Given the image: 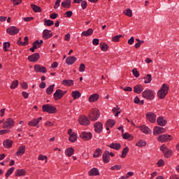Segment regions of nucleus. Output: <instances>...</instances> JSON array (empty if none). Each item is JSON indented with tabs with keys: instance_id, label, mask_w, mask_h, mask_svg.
Here are the masks:
<instances>
[{
	"instance_id": "a211bd4d",
	"label": "nucleus",
	"mask_w": 179,
	"mask_h": 179,
	"mask_svg": "<svg viewBox=\"0 0 179 179\" xmlns=\"http://www.w3.org/2000/svg\"><path fill=\"white\" fill-rule=\"evenodd\" d=\"M146 117L150 122H156V115L153 113H148Z\"/></svg>"
},
{
	"instance_id": "a878e982",
	"label": "nucleus",
	"mask_w": 179,
	"mask_h": 179,
	"mask_svg": "<svg viewBox=\"0 0 179 179\" xmlns=\"http://www.w3.org/2000/svg\"><path fill=\"white\" fill-rule=\"evenodd\" d=\"M26 171L24 169H17L15 171V177H22L26 176Z\"/></svg>"
},
{
	"instance_id": "7ed1b4c3",
	"label": "nucleus",
	"mask_w": 179,
	"mask_h": 179,
	"mask_svg": "<svg viewBox=\"0 0 179 179\" xmlns=\"http://www.w3.org/2000/svg\"><path fill=\"white\" fill-rule=\"evenodd\" d=\"M142 96L146 100H153L155 99V92L152 90H147L143 92Z\"/></svg>"
},
{
	"instance_id": "774afa93",
	"label": "nucleus",
	"mask_w": 179,
	"mask_h": 179,
	"mask_svg": "<svg viewBox=\"0 0 179 179\" xmlns=\"http://www.w3.org/2000/svg\"><path fill=\"white\" fill-rule=\"evenodd\" d=\"M92 44L94 45H99V39L98 38H94L92 41Z\"/></svg>"
},
{
	"instance_id": "79ce46f5",
	"label": "nucleus",
	"mask_w": 179,
	"mask_h": 179,
	"mask_svg": "<svg viewBox=\"0 0 179 179\" xmlns=\"http://www.w3.org/2000/svg\"><path fill=\"white\" fill-rule=\"evenodd\" d=\"M10 47V43L5 42L3 44V50H4L5 52H8L9 51V48Z\"/></svg>"
},
{
	"instance_id": "603ef678",
	"label": "nucleus",
	"mask_w": 179,
	"mask_h": 179,
	"mask_svg": "<svg viewBox=\"0 0 179 179\" xmlns=\"http://www.w3.org/2000/svg\"><path fill=\"white\" fill-rule=\"evenodd\" d=\"M90 36V29H88L87 31H84L81 34L82 37H89Z\"/></svg>"
},
{
	"instance_id": "37998d69",
	"label": "nucleus",
	"mask_w": 179,
	"mask_h": 179,
	"mask_svg": "<svg viewBox=\"0 0 179 179\" xmlns=\"http://www.w3.org/2000/svg\"><path fill=\"white\" fill-rule=\"evenodd\" d=\"M17 86H19V80H13L10 86V89H16V87H17Z\"/></svg>"
},
{
	"instance_id": "7c9ffc66",
	"label": "nucleus",
	"mask_w": 179,
	"mask_h": 179,
	"mask_svg": "<svg viewBox=\"0 0 179 179\" xmlns=\"http://www.w3.org/2000/svg\"><path fill=\"white\" fill-rule=\"evenodd\" d=\"M115 117H118V115H120V114H121V110H120V108L118 107V106H116L115 107H114L112 110Z\"/></svg>"
},
{
	"instance_id": "13d9d810",
	"label": "nucleus",
	"mask_w": 179,
	"mask_h": 179,
	"mask_svg": "<svg viewBox=\"0 0 179 179\" xmlns=\"http://www.w3.org/2000/svg\"><path fill=\"white\" fill-rule=\"evenodd\" d=\"M133 72V75L134 76H135V78H139V72L138 71V70L136 69H134L132 70Z\"/></svg>"
},
{
	"instance_id": "e2e57ef3",
	"label": "nucleus",
	"mask_w": 179,
	"mask_h": 179,
	"mask_svg": "<svg viewBox=\"0 0 179 179\" xmlns=\"http://www.w3.org/2000/svg\"><path fill=\"white\" fill-rule=\"evenodd\" d=\"M158 167H162V166H164V161L163 159H159L157 163Z\"/></svg>"
},
{
	"instance_id": "6e6552de",
	"label": "nucleus",
	"mask_w": 179,
	"mask_h": 179,
	"mask_svg": "<svg viewBox=\"0 0 179 179\" xmlns=\"http://www.w3.org/2000/svg\"><path fill=\"white\" fill-rule=\"evenodd\" d=\"M20 31V29L19 28L15 27V26H11L7 28L6 32L8 34H10V36H16Z\"/></svg>"
},
{
	"instance_id": "4d7b16f0",
	"label": "nucleus",
	"mask_w": 179,
	"mask_h": 179,
	"mask_svg": "<svg viewBox=\"0 0 179 179\" xmlns=\"http://www.w3.org/2000/svg\"><path fill=\"white\" fill-rule=\"evenodd\" d=\"M171 155H173V151L171 150H168V151L164 154L165 157H171Z\"/></svg>"
},
{
	"instance_id": "f3484780",
	"label": "nucleus",
	"mask_w": 179,
	"mask_h": 179,
	"mask_svg": "<svg viewBox=\"0 0 179 179\" xmlns=\"http://www.w3.org/2000/svg\"><path fill=\"white\" fill-rule=\"evenodd\" d=\"M80 137L83 141H90V132L83 131L80 135Z\"/></svg>"
},
{
	"instance_id": "052dcab7",
	"label": "nucleus",
	"mask_w": 179,
	"mask_h": 179,
	"mask_svg": "<svg viewBox=\"0 0 179 179\" xmlns=\"http://www.w3.org/2000/svg\"><path fill=\"white\" fill-rule=\"evenodd\" d=\"M60 3H61V0H57L54 6V9H58V8H59Z\"/></svg>"
},
{
	"instance_id": "393cba45",
	"label": "nucleus",
	"mask_w": 179,
	"mask_h": 179,
	"mask_svg": "<svg viewBox=\"0 0 179 179\" xmlns=\"http://www.w3.org/2000/svg\"><path fill=\"white\" fill-rule=\"evenodd\" d=\"M108 147L110 148V149H114L115 150H120V149H121V144L112 143L108 145Z\"/></svg>"
},
{
	"instance_id": "423d86ee",
	"label": "nucleus",
	"mask_w": 179,
	"mask_h": 179,
	"mask_svg": "<svg viewBox=\"0 0 179 179\" xmlns=\"http://www.w3.org/2000/svg\"><path fill=\"white\" fill-rule=\"evenodd\" d=\"M66 94V91H62V90H57L53 94V97L55 101H58V100H61L64 95Z\"/></svg>"
},
{
	"instance_id": "2eb2a0df",
	"label": "nucleus",
	"mask_w": 179,
	"mask_h": 179,
	"mask_svg": "<svg viewBox=\"0 0 179 179\" xmlns=\"http://www.w3.org/2000/svg\"><path fill=\"white\" fill-rule=\"evenodd\" d=\"M35 72H41V73H45L47 72V68L45 66H42L37 64L34 66Z\"/></svg>"
},
{
	"instance_id": "2f4dec72",
	"label": "nucleus",
	"mask_w": 179,
	"mask_h": 179,
	"mask_svg": "<svg viewBox=\"0 0 179 179\" xmlns=\"http://www.w3.org/2000/svg\"><path fill=\"white\" fill-rule=\"evenodd\" d=\"M71 96L73 99V100H76L77 99H80V93L79 92V91H73L71 92Z\"/></svg>"
},
{
	"instance_id": "a18cd8bd",
	"label": "nucleus",
	"mask_w": 179,
	"mask_h": 179,
	"mask_svg": "<svg viewBox=\"0 0 179 179\" xmlns=\"http://www.w3.org/2000/svg\"><path fill=\"white\" fill-rule=\"evenodd\" d=\"M145 145L146 141L143 140H140L136 143V146H138V148H143V146H145Z\"/></svg>"
},
{
	"instance_id": "72a5a7b5",
	"label": "nucleus",
	"mask_w": 179,
	"mask_h": 179,
	"mask_svg": "<svg viewBox=\"0 0 179 179\" xmlns=\"http://www.w3.org/2000/svg\"><path fill=\"white\" fill-rule=\"evenodd\" d=\"M128 152H129V148L128 147H125L122 151L120 157H122V159H125L127 157V155H128Z\"/></svg>"
},
{
	"instance_id": "c9c22d12",
	"label": "nucleus",
	"mask_w": 179,
	"mask_h": 179,
	"mask_svg": "<svg viewBox=\"0 0 179 179\" xmlns=\"http://www.w3.org/2000/svg\"><path fill=\"white\" fill-rule=\"evenodd\" d=\"M62 85L64 86H72L73 85V80H63Z\"/></svg>"
},
{
	"instance_id": "de8ad7c7",
	"label": "nucleus",
	"mask_w": 179,
	"mask_h": 179,
	"mask_svg": "<svg viewBox=\"0 0 179 179\" xmlns=\"http://www.w3.org/2000/svg\"><path fill=\"white\" fill-rule=\"evenodd\" d=\"M13 171H15V168L14 167H11L10 168L7 172L6 173V178H9V176H10Z\"/></svg>"
},
{
	"instance_id": "cd10ccee",
	"label": "nucleus",
	"mask_w": 179,
	"mask_h": 179,
	"mask_svg": "<svg viewBox=\"0 0 179 179\" xmlns=\"http://www.w3.org/2000/svg\"><path fill=\"white\" fill-rule=\"evenodd\" d=\"M140 129L143 134H152V130L146 126H141Z\"/></svg>"
},
{
	"instance_id": "473e14b6",
	"label": "nucleus",
	"mask_w": 179,
	"mask_h": 179,
	"mask_svg": "<svg viewBox=\"0 0 179 179\" xmlns=\"http://www.w3.org/2000/svg\"><path fill=\"white\" fill-rule=\"evenodd\" d=\"M43 40L40 41H36L35 42L33 43L32 45H34V48H40L41 45H43Z\"/></svg>"
},
{
	"instance_id": "58836bf2",
	"label": "nucleus",
	"mask_w": 179,
	"mask_h": 179,
	"mask_svg": "<svg viewBox=\"0 0 179 179\" xmlns=\"http://www.w3.org/2000/svg\"><path fill=\"white\" fill-rule=\"evenodd\" d=\"M123 139H128V141H133L134 136L129 133H124L122 134Z\"/></svg>"
},
{
	"instance_id": "4be33fe9",
	"label": "nucleus",
	"mask_w": 179,
	"mask_h": 179,
	"mask_svg": "<svg viewBox=\"0 0 179 179\" xmlns=\"http://www.w3.org/2000/svg\"><path fill=\"white\" fill-rule=\"evenodd\" d=\"M75 153V149L73 148H68L65 150V155L68 157H71Z\"/></svg>"
},
{
	"instance_id": "dca6fc26",
	"label": "nucleus",
	"mask_w": 179,
	"mask_h": 179,
	"mask_svg": "<svg viewBox=\"0 0 179 179\" xmlns=\"http://www.w3.org/2000/svg\"><path fill=\"white\" fill-rule=\"evenodd\" d=\"M41 120H43L42 117H40L37 119H34L31 121L29 122L28 124L30 127H37V124H40V122L41 121Z\"/></svg>"
},
{
	"instance_id": "338daca9",
	"label": "nucleus",
	"mask_w": 179,
	"mask_h": 179,
	"mask_svg": "<svg viewBox=\"0 0 179 179\" xmlns=\"http://www.w3.org/2000/svg\"><path fill=\"white\" fill-rule=\"evenodd\" d=\"M50 19H57V17H58V13H52L50 14Z\"/></svg>"
},
{
	"instance_id": "bf43d9fd",
	"label": "nucleus",
	"mask_w": 179,
	"mask_h": 179,
	"mask_svg": "<svg viewBox=\"0 0 179 179\" xmlns=\"http://www.w3.org/2000/svg\"><path fill=\"white\" fill-rule=\"evenodd\" d=\"M81 8H83V9L87 8V2H86V1L83 0V1H81Z\"/></svg>"
},
{
	"instance_id": "ea45409f",
	"label": "nucleus",
	"mask_w": 179,
	"mask_h": 179,
	"mask_svg": "<svg viewBox=\"0 0 179 179\" xmlns=\"http://www.w3.org/2000/svg\"><path fill=\"white\" fill-rule=\"evenodd\" d=\"M54 87H55V85H52L49 86L46 89L47 94H52V93L54 92Z\"/></svg>"
},
{
	"instance_id": "6ab92c4d",
	"label": "nucleus",
	"mask_w": 179,
	"mask_h": 179,
	"mask_svg": "<svg viewBox=\"0 0 179 179\" xmlns=\"http://www.w3.org/2000/svg\"><path fill=\"white\" fill-rule=\"evenodd\" d=\"M134 92L137 94H141V93L143 92V85H135L134 87Z\"/></svg>"
},
{
	"instance_id": "c85d7f7f",
	"label": "nucleus",
	"mask_w": 179,
	"mask_h": 179,
	"mask_svg": "<svg viewBox=\"0 0 179 179\" xmlns=\"http://www.w3.org/2000/svg\"><path fill=\"white\" fill-rule=\"evenodd\" d=\"M69 141H70L71 143H74V142H76V141H78V136L76 135V134L73 133L72 134H71V136H69Z\"/></svg>"
},
{
	"instance_id": "0eeeda50",
	"label": "nucleus",
	"mask_w": 179,
	"mask_h": 179,
	"mask_svg": "<svg viewBox=\"0 0 179 179\" xmlns=\"http://www.w3.org/2000/svg\"><path fill=\"white\" fill-rule=\"evenodd\" d=\"M169 141H173V136L169 134H162L157 138V141L161 142V143L169 142Z\"/></svg>"
},
{
	"instance_id": "4468645a",
	"label": "nucleus",
	"mask_w": 179,
	"mask_h": 179,
	"mask_svg": "<svg viewBox=\"0 0 179 179\" xmlns=\"http://www.w3.org/2000/svg\"><path fill=\"white\" fill-rule=\"evenodd\" d=\"M166 129L160 127H156L153 130V134L155 136L160 135V134H164Z\"/></svg>"
},
{
	"instance_id": "b1692460",
	"label": "nucleus",
	"mask_w": 179,
	"mask_h": 179,
	"mask_svg": "<svg viewBox=\"0 0 179 179\" xmlns=\"http://www.w3.org/2000/svg\"><path fill=\"white\" fill-rule=\"evenodd\" d=\"M13 143V141H12V140H9V139L5 140L3 142V145L4 148H6L7 149H9V148H12Z\"/></svg>"
},
{
	"instance_id": "8fccbe9b",
	"label": "nucleus",
	"mask_w": 179,
	"mask_h": 179,
	"mask_svg": "<svg viewBox=\"0 0 179 179\" xmlns=\"http://www.w3.org/2000/svg\"><path fill=\"white\" fill-rule=\"evenodd\" d=\"M100 48L101 51L106 52L107 50H108V45L106 43H101L100 44Z\"/></svg>"
},
{
	"instance_id": "e433bc0d",
	"label": "nucleus",
	"mask_w": 179,
	"mask_h": 179,
	"mask_svg": "<svg viewBox=\"0 0 179 179\" xmlns=\"http://www.w3.org/2000/svg\"><path fill=\"white\" fill-rule=\"evenodd\" d=\"M62 8H71V0H64L62 2Z\"/></svg>"
},
{
	"instance_id": "3c124183",
	"label": "nucleus",
	"mask_w": 179,
	"mask_h": 179,
	"mask_svg": "<svg viewBox=\"0 0 179 179\" xmlns=\"http://www.w3.org/2000/svg\"><path fill=\"white\" fill-rule=\"evenodd\" d=\"M38 160L43 161L45 160V163H47L48 157L46 155H43L42 154L39 155L38 157Z\"/></svg>"
},
{
	"instance_id": "f704fd0d",
	"label": "nucleus",
	"mask_w": 179,
	"mask_h": 179,
	"mask_svg": "<svg viewBox=\"0 0 179 179\" xmlns=\"http://www.w3.org/2000/svg\"><path fill=\"white\" fill-rule=\"evenodd\" d=\"M31 8L36 13H41V8L36 4H31Z\"/></svg>"
},
{
	"instance_id": "9d476101",
	"label": "nucleus",
	"mask_w": 179,
	"mask_h": 179,
	"mask_svg": "<svg viewBox=\"0 0 179 179\" xmlns=\"http://www.w3.org/2000/svg\"><path fill=\"white\" fill-rule=\"evenodd\" d=\"M78 122L80 124V125H89L90 124V121L87 120V117L86 116H80L78 118Z\"/></svg>"
},
{
	"instance_id": "864d4df0",
	"label": "nucleus",
	"mask_w": 179,
	"mask_h": 179,
	"mask_svg": "<svg viewBox=\"0 0 179 179\" xmlns=\"http://www.w3.org/2000/svg\"><path fill=\"white\" fill-rule=\"evenodd\" d=\"M121 37H122V34H119L117 36H115L112 38L113 41H114V43H118V41H120V38H121Z\"/></svg>"
},
{
	"instance_id": "9b49d317",
	"label": "nucleus",
	"mask_w": 179,
	"mask_h": 179,
	"mask_svg": "<svg viewBox=\"0 0 179 179\" xmlns=\"http://www.w3.org/2000/svg\"><path fill=\"white\" fill-rule=\"evenodd\" d=\"M40 59V54L34 53L32 55L28 57V60L29 62H37Z\"/></svg>"
},
{
	"instance_id": "4c0bfd02",
	"label": "nucleus",
	"mask_w": 179,
	"mask_h": 179,
	"mask_svg": "<svg viewBox=\"0 0 179 179\" xmlns=\"http://www.w3.org/2000/svg\"><path fill=\"white\" fill-rule=\"evenodd\" d=\"M115 125V120L113 119H109L107 120L106 127H109L110 128H113Z\"/></svg>"
},
{
	"instance_id": "f03ea898",
	"label": "nucleus",
	"mask_w": 179,
	"mask_h": 179,
	"mask_svg": "<svg viewBox=\"0 0 179 179\" xmlns=\"http://www.w3.org/2000/svg\"><path fill=\"white\" fill-rule=\"evenodd\" d=\"M42 111L43 113H48V114H56L57 108L50 104H45L42 106Z\"/></svg>"
},
{
	"instance_id": "412c9836",
	"label": "nucleus",
	"mask_w": 179,
	"mask_h": 179,
	"mask_svg": "<svg viewBox=\"0 0 179 179\" xmlns=\"http://www.w3.org/2000/svg\"><path fill=\"white\" fill-rule=\"evenodd\" d=\"M76 57L71 56V57H68L66 59V64L67 65H73V64H75V62H76Z\"/></svg>"
},
{
	"instance_id": "39448f33",
	"label": "nucleus",
	"mask_w": 179,
	"mask_h": 179,
	"mask_svg": "<svg viewBox=\"0 0 179 179\" xmlns=\"http://www.w3.org/2000/svg\"><path fill=\"white\" fill-rule=\"evenodd\" d=\"M15 127V120L12 118H8L5 122L3 123V128L4 129H11Z\"/></svg>"
},
{
	"instance_id": "aec40b11",
	"label": "nucleus",
	"mask_w": 179,
	"mask_h": 179,
	"mask_svg": "<svg viewBox=\"0 0 179 179\" xmlns=\"http://www.w3.org/2000/svg\"><path fill=\"white\" fill-rule=\"evenodd\" d=\"M26 152V146L25 145H21L19 147L18 150L16 152L17 156H23L24 155V152Z\"/></svg>"
},
{
	"instance_id": "c756f323",
	"label": "nucleus",
	"mask_w": 179,
	"mask_h": 179,
	"mask_svg": "<svg viewBox=\"0 0 179 179\" xmlns=\"http://www.w3.org/2000/svg\"><path fill=\"white\" fill-rule=\"evenodd\" d=\"M100 96L99 94H93L90 95V102L94 103V101H97L99 100Z\"/></svg>"
},
{
	"instance_id": "ddd939ff",
	"label": "nucleus",
	"mask_w": 179,
	"mask_h": 179,
	"mask_svg": "<svg viewBox=\"0 0 179 179\" xmlns=\"http://www.w3.org/2000/svg\"><path fill=\"white\" fill-rule=\"evenodd\" d=\"M52 37V32L51 30L45 29L43 32V40H48V38H51Z\"/></svg>"
},
{
	"instance_id": "f8f14e48",
	"label": "nucleus",
	"mask_w": 179,
	"mask_h": 179,
	"mask_svg": "<svg viewBox=\"0 0 179 179\" xmlns=\"http://www.w3.org/2000/svg\"><path fill=\"white\" fill-rule=\"evenodd\" d=\"M102 159L103 163H110L111 158L110 157V152L108 150H106L103 153Z\"/></svg>"
},
{
	"instance_id": "bb28decb",
	"label": "nucleus",
	"mask_w": 179,
	"mask_h": 179,
	"mask_svg": "<svg viewBox=\"0 0 179 179\" xmlns=\"http://www.w3.org/2000/svg\"><path fill=\"white\" fill-rule=\"evenodd\" d=\"M90 176H100V171L97 168H92L90 170Z\"/></svg>"
},
{
	"instance_id": "49530a36",
	"label": "nucleus",
	"mask_w": 179,
	"mask_h": 179,
	"mask_svg": "<svg viewBox=\"0 0 179 179\" xmlns=\"http://www.w3.org/2000/svg\"><path fill=\"white\" fill-rule=\"evenodd\" d=\"M53 24H54V21H52L51 20H47V19L44 20V25L45 26L50 27V26H53Z\"/></svg>"
},
{
	"instance_id": "0e129e2a",
	"label": "nucleus",
	"mask_w": 179,
	"mask_h": 179,
	"mask_svg": "<svg viewBox=\"0 0 179 179\" xmlns=\"http://www.w3.org/2000/svg\"><path fill=\"white\" fill-rule=\"evenodd\" d=\"M13 2V5H20L22 3V0H11Z\"/></svg>"
},
{
	"instance_id": "5fc2aeb1",
	"label": "nucleus",
	"mask_w": 179,
	"mask_h": 179,
	"mask_svg": "<svg viewBox=\"0 0 179 179\" xmlns=\"http://www.w3.org/2000/svg\"><path fill=\"white\" fill-rule=\"evenodd\" d=\"M122 167V166L121 165L116 164V165H114L113 166H111L110 170H113V171L117 170V171H118V170H121Z\"/></svg>"
},
{
	"instance_id": "09e8293b",
	"label": "nucleus",
	"mask_w": 179,
	"mask_h": 179,
	"mask_svg": "<svg viewBox=\"0 0 179 179\" xmlns=\"http://www.w3.org/2000/svg\"><path fill=\"white\" fill-rule=\"evenodd\" d=\"M124 13L129 17H132V10L127 8L124 10Z\"/></svg>"
},
{
	"instance_id": "5701e85b",
	"label": "nucleus",
	"mask_w": 179,
	"mask_h": 179,
	"mask_svg": "<svg viewBox=\"0 0 179 179\" xmlns=\"http://www.w3.org/2000/svg\"><path fill=\"white\" fill-rule=\"evenodd\" d=\"M157 122L158 125H160L161 127H166V124H167V121H166L164 117H158Z\"/></svg>"
},
{
	"instance_id": "a19ab883",
	"label": "nucleus",
	"mask_w": 179,
	"mask_h": 179,
	"mask_svg": "<svg viewBox=\"0 0 179 179\" xmlns=\"http://www.w3.org/2000/svg\"><path fill=\"white\" fill-rule=\"evenodd\" d=\"M100 156H101V149L97 148L94 152L93 157L96 159L97 157H100Z\"/></svg>"
},
{
	"instance_id": "20e7f679",
	"label": "nucleus",
	"mask_w": 179,
	"mask_h": 179,
	"mask_svg": "<svg viewBox=\"0 0 179 179\" xmlns=\"http://www.w3.org/2000/svg\"><path fill=\"white\" fill-rule=\"evenodd\" d=\"M100 118V110L99 109L94 108L91 110L90 120L97 121Z\"/></svg>"
},
{
	"instance_id": "69168bd1",
	"label": "nucleus",
	"mask_w": 179,
	"mask_h": 179,
	"mask_svg": "<svg viewBox=\"0 0 179 179\" xmlns=\"http://www.w3.org/2000/svg\"><path fill=\"white\" fill-rule=\"evenodd\" d=\"M21 87H22V89H24L25 90H27V88L29 87V86L27 85V83L24 82L21 84Z\"/></svg>"
},
{
	"instance_id": "680f3d73",
	"label": "nucleus",
	"mask_w": 179,
	"mask_h": 179,
	"mask_svg": "<svg viewBox=\"0 0 179 179\" xmlns=\"http://www.w3.org/2000/svg\"><path fill=\"white\" fill-rule=\"evenodd\" d=\"M9 132H10V129L0 130V135H5V134H9Z\"/></svg>"
},
{
	"instance_id": "f257e3e1",
	"label": "nucleus",
	"mask_w": 179,
	"mask_h": 179,
	"mask_svg": "<svg viewBox=\"0 0 179 179\" xmlns=\"http://www.w3.org/2000/svg\"><path fill=\"white\" fill-rule=\"evenodd\" d=\"M169 93V85L167 84H163L160 90L157 92L159 99H164L166 95Z\"/></svg>"
},
{
	"instance_id": "1a4fd4ad",
	"label": "nucleus",
	"mask_w": 179,
	"mask_h": 179,
	"mask_svg": "<svg viewBox=\"0 0 179 179\" xmlns=\"http://www.w3.org/2000/svg\"><path fill=\"white\" fill-rule=\"evenodd\" d=\"M94 132L96 134H101L103 131V123L101 122H96L94 124Z\"/></svg>"
},
{
	"instance_id": "6e6d98bb",
	"label": "nucleus",
	"mask_w": 179,
	"mask_h": 179,
	"mask_svg": "<svg viewBox=\"0 0 179 179\" xmlns=\"http://www.w3.org/2000/svg\"><path fill=\"white\" fill-rule=\"evenodd\" d=\"M86 69V66L85 64H80V66L78 68L79 72H85V70Z\"/></svg>"
},
{
	"instance_id": "c03bdc74",
	"label": "nucleus",
	"mask_w": 179,
	"mask_h": 179,
	"mask_svg": "<svg viewBox=\"0 0 179 179\" xmlns=\"http://www.w3.org/2000/svg\"><path fill=\"white\" fill-rule=\"evenodd\" d=\"M144 79H145L144 83L145 84L150 83V82H152V75L147 74L146 76L144 78Z\"/></svg>"
}]
</instances>
